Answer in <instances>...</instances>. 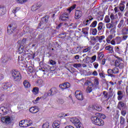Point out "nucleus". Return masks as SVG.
Listing matches in <instances>:
<instances>
[{
	"label": "nucleus",
	"mask_w": 128,
	"mask_h": 128,
	"mask_svg": "<svg viewBox=\"0 0 128 128\" xmlns=\"http://www.w3.org/2000/svg\"><path fill=\"white\" fill-rule=\"evenodd\" d=\"M91 120L92 122L94 124H96V126H102L104 124V120L96 116H92L91 118Z\"/></svg>",
	"instance_id": "obj_1"
},
{
	"label": "nucleus",
	"mask_w": 128,
	"mask_h": 128,
	"mask_svg": "<svg viewBox=\"0 0 128 128\" xmlns=\"http://www.w3.org/2000/svg\"><path fill=\"white\" fill-rule=\"evenodd\" d=\"M18 26H16V24L12 23L10 24L7 28V32L8 34H14V32H16V30Z\"/></svg>",
	"instance_id": "obj_2"
},
{
	"label": "nucleus",
	"mask_w": 128,
	"mask_h": 128,
	"mask_svg": "<svg viewBox=\"0 0 128 128\" xmlns=\"http://www.w3.org/2000/svg\"><path fill=\"white\" fill-rule=\"evenodd\" d=\"M12 74L13 80H14V82H18L20 81V80H22V75L20 74V72L16 70H12Z\"/></svg>",
	"instance_id": "obj_3"
},
{
	"label": "nucleus",
	"mask_w": 128,
	"mask_h": 128,
	"mask_svg": "<svg viewBox=\"0 0 128 128\" xmlns=\"http://www.w3.org/2000/svg\"><path fill=\"white\" fill-rule=\"evenodd\" d=\"M75 96L78 100H84V94L80 90H77L75 92Z\"/></svg>",
	"instance_id": "obj_4"
},
{
	"label": "nucleus",
	"mask_w": 128,
	"mask_h": 128,
	"mask_svg": "<svg viewBox=\"0 0 128 128\" xmlns=\"http://www.w3.org/2000/svg\"><path fill=\"white\" fill-rule=\"evenodd\" d=\"M117 108L120 110H128V106H126V104L122 101L118 102Z\"/></svg>",
	"instance_id": "obj_5"
},
{
	"label": "nucleus",
	"mask_w": 128,
	"mask_h": 128,
	"mask_svg": "<svg viewBox=\"0 0 128 128\" xmlns=\"http://www.w3.org/2000/svg\"><path fill=\"white\" fill-rule=\"evenodd\" d=\"M60 88L62 89V90H64L66 88H70V84L68 82H64L59 85Z\"/></svg>",
	"instance_id": "obj_6"
},
{
	"label": "nucleus",
	"mask_w": 128,
	"mask_h": 128,
	"mask_svg": "<svg viewBox=\"0 0 128 128\" xmlns=\"http://www.w3.org/2000/svg\"><path fill=\"white\" fill-rule=\"evenodd\" d=\"M86 84L88 86L86 90V92L88 94H90V92H92V86H94V84H92V81L88 80L86 81V82L85 83V84Z\"/></svg>",
	"instance_id": "obj_7"
},
{
	"label": "nucleus",
	"mask_w": 128,
	"mask_h": 128,
	"mask_svg": "<svg viewBox=\"0 0 128 128\" xmlns=\"http://www.w3.org/2000/svg\"><path fill=\"white\" fill-rule=\"evenodd\" d=\"M12 60V56L8 54H4L1 58L2 62H4V64L8 60Z\"/></svg>",
	"instance_id": "obj_8"
},
{
	"label": "nucleus",
	"mask_w": 128,
	"mask_h": 128,
	"mask_svg": "<svg viewBox=\"0 0 128 128\" xmlns=\"http://www.w3.org/2000/svg\"><path fill=\"white\" fill-rule=\"evenodd\" d=\"M19 54H32V50L26 48H18Z\"/></svg>",
	"instance_id": "obj_9"
},
{
	"label": "nucleus",
	"mask_w": 128,
	"mask_h": 128,
	"mask_svg": "<svg viewBox=\"0 0 128 128\" xmlns=\"http://www.w3.org/2000/svg\"><path fill=\"white\" fill-rule=\"evenodd\" d=\"M42 6V3L40 2H38L36 4H34L32 6L31 10L32 12H36V10H38V8H40V7Z\"/></svg>",
	"instance_id": "obj_10"
},
{
	"label": "nucleus",
	"mask_w": 128,
	"mask_h": 128,
	"mask_svg": "<svg viewBox=\"0 0 128 128\" xmlns=\"http://www.w3.org/2000/svg\"><path fill=\"white\" fill-rule=\"evenodd\" d=\"M60 20H61L62 22H66V20H68L70 17H68V13H64L62 14L60 17Z\"/></svg>",
	"instance_id": "obj_11"
},
{
	"label": "nucleus",
	"mask_w": 128,
	"mask_h": 128,
	"mask_svg": "<svg viewBox=\"0 0 128 128\" xmlns=\"http://www.w3.org/2000/svg\"><path fill=\"white\" fill-rule=\"evenodd\" d=\"M1 120L2 122H5V124H10L11 122L10 117V116L2 117L1 118Z\"/></svg>",
	"instance_id": "obj_12"
},
{
	"label": "nucleus",
	"mask_w": 128,
	"mask_h": 128,
	"mask_svg": "<svg viewBox=\"0 0 128 128\" xmlns=\"http://www.w3.org/2000/svg\"><path fill=\"white\" fill-rule=\"evenodd\" d=\"M8 107L6 108L4 106H2L0 108V116H5V114H8V110L6 109Z\"/></svg>",
	"instance_id": "obj_13"
},
{
	"label": "nucleus",
	"mask_w": 128,
	"mask_h": 128,
	"mask_svg": "<svg viewBox=\"0 0 128 128\" xmlns=\"http://www.w3.org/2000/svg\"><path fill=\"white\" fill-rule=\"evenodd\" d=\"M12 84L7 82L3 84L2 88L3 90H10L12 88Z\"/></svg>",
	"instance_id": "obj_14"
},
{
	"label": "nucleus",
	"mask_w": 128,
	"mask_h": 128,
	"mask_svg": "<svg viewBox=\"0 0 128 128\" xmlns=\"http://www.w3.org/2000/svg\"><path fill=\"white\" fill-rule=\"evenodd\" d=\"M104 36H96L95 37H94L92 40H94V42H102V40H104Z\"/></svg>",
	"instance_id": "obj_15"
},
{
	"label": "nucleus",
	"mask_w": 128,
	"mask_h": 128,
	"mask_svg": "<svg viewBox=\"0 0 128 128\" xmlns=\"http://www.w3.org/2000/svg\"><path fill=\"white\" fill-rule=\"evenodd\" d=\"M40 108L36 106L31 107L29 110V112L32 114H36V112H38Z\"/></svg>",
	"instance_id": "obj_16"
},
{
	"label": "nucleus",
	"mask_w": 128,
	"mask_h": 128,
	"mask_svg": "<svg viewBox=\"0 0 128 128\" xmlns=\"http://www.w3.org/2000/svg\"><path fill=\"white\" fill-rule=\"evenodd\" d=\"M82 16V12L80 10H76L75 12V18L78 20Z\"/></svg>",
	"instance_id": "obj_17"
},
{
	"label": "nucleus",
	"mask_w": 128,
	"mask_h": 128,
	"mask_svg": "<svg viewBox=\"0 0 128 128\" xmlns=\"http://www.w3.org/2000/svg\"><path fill=\"white\" fill-rule=\"evenodd\" d=\"M70 121L72 124H74L75 126H76V124H80V120L76 118H71L70 119Z\"/></svg>",
	"instance_id": "obj_18"
},
{
	"label": "nucleus",
	"mask_w": 128,
	"mask_h": 128,
	"mask_svg": "<svg viewBox=\"0 0 128 128\" xmlns=\"http://www.w3.org/2000/svg\"><path fill=\"white\" fill-rule=\"evenodd\" d=\"M126 4V2L124 1H122L119 4V9L120 10V12H124V8Z\"/></svg>",
	"instance_id": "obj_19"
},
{
	"label": "nucleus",
	"mask_w": 128,
	"mask_h": 128,
	"mask_svg": "<svg viewBox=\"0 0 128 128\" xmlns=\"http://www.w3.org/2000/svg\"><path fill=\"white\" fill-rule=\"evenodd\" d=\"M117 94L118 96V100H122V98H124V93H122V90H118V92Z\"/></svg>",
	"instance_id": "obj_20"
},
{
	"label": "nucleus",
	"mask_w": 128,
	"mask_h": 128,
	"mask_svg": "<svg viewBox=\"0 0 128 128\" xmlns=\"http://www.w3.org/2000/svg\"><path fill=\"white\" fill-rule=\"evenodd\" d=\"M107 72L108 74V76H111V78H116V75L112 74H114L112 70L110 68L108 69Z\"/></svg>",
	"instance_id": "obj_21"
},
{
	"label": "nucleus",
	"mask_w": 128,
	"mask_h": 128,
	"mask_svg": "<svg viewBox=\"0 0 128 128\" xmlns=\"http://www.w3.org/2000/svg\"><path fill=\"white\" fill-rule=\"evenodd\" d=\"M23 84L26 88H30V84L28 80H24L23 82Z\"/></svg>",
	"instance_id": "obj_22"
},
{
	"label": "nucleus",
	"mask_w": 128,
	"mask_h": 128,
	"mask_svg": "<svg viewBox=\"0 0 128 128\" xmlns=\"http://www.w3.org/2000/svg\"><path fill=\"white\" fill-rule=\"evenodd\" d=\"M122 34L123 35L128 34V26L124 27L122 30Z\"/></svg>",
	"instance_id": "obj_23"
},
{
	"label": "nucleus",
	"mask_w": 128,
	"mask_h": 128,
	"mask_svg": "<svg viewBox=\"0 0 128 128\" xmlns=\"http://www.w3.org/2000/svg\"><path fill=\"white\" fill-rule=\"evenodd\" d=\"M88 28H82V32L84 34V36H88Z\"/></svg>",
	"instance_id": "obj_24"
},
{
	"label": "nucleus",
	"mask_w": 128,
	"mask_h": 128,
	"mask_svg": "<svg viewBox=\"0 0 128 128\" xmlns=\"http://www.w3.org/2000/svg\"><path fill=\"white\" fill-rule=\"evenodd\" d=\"M60 122L59 121H54L52 124L53 128H60Z\"/></svg>",
	"instance_id": "obj_25"
},
{
	"label": "nucleus",
	"mask_w": 128,
	"mask_h": 128,
	"mask_svg": "<svg viewBox=\"0 0 128 128\" xmlns=\"http://www.w3.org/2000/svg\"><path fill=\"white\" fill-rule=\"evenodd\" d=\"M124 19L121 20L120 22V23L118 24L117 28L120 29L122 28L124 26Z\"/></svg>",
	"instance_id": "obj_26"
},
{
	"label": "nucleus",
	"mask_w": 128,
	"mask_h": 128,
	"mask_svg": "<svg viewBox=\"0 0 128 128\" xmlns=\"http://www.w3.org/2000/svg\"><path fill=\"white\" fill-rule=\"evenodd\" d=\"M6 13V10H4V7L0 5V16H3Z\"/></svg>",
	"instance_id": "obj_27"
},
{
	"label": "nucleus",
	"mask_w": 128,
	"mask_h": 128,
	"mask_svg": "<svg viewBox=\"0 0 128 128\" xmlns=\"http://www.w3.org/2000/svg\"><path fill=\"white\" fill-rule=\"evenodd\" d=\"M50 90H51L52 96H54V94H58V90L54 87L52 88Z\"/></svg>",
	"instance_id": "obj_28"
},
{
	"label": "nucleus",
	"mask_w": 128,
	"mask_h": 128,
	"mask_svg": "<svg viewBox=\"0 0 128 128\" xmlns=\"http://www.w3.org/2000/svg\"><path fill=\"white\" fill-rule=\"evenodd\" d=\"M76 4H74L73 6L70 7L69 8H68L67 10H68L69 14H70V12H72V10H74L76 8Z\"/></svg>",
	"instance_id": "obj_29"
},
{
	"label": "nucleus",
	"mask_w": 128,
	"mask_h": 128,
	"mask_svg": "<svg viewBox=\"0 0 128 128\" xmlns=\"http://www.w3.org/2000/svg\"><path fill=\"white\" fill-rule=\"evenodd\" d=\"M115 42L117 44H120V42H122V38L120 36H117L115 38Z\"/></svg>",
	"instance_id": "obj_30"
},
{
	"label": "nucleus",
	"mask_w": 128,
	"mask_h": 128,
	"mask_svg": "<svg viewBox=\"0 0 128 128\" xmlns=\"http://www.w3.org/2000/svg\"><path fill=\"white\" fill-rule=\"evenodd\" d=\"M114 38V35L111 34L109 35L107 38L106 39V41L108 44H110V40H112V38Z\"/></svg>",
	"instance_id": "obj_31"
},
{
	"label": "nucleus",
	"mask_w": 128,
	"mask_h": 128,
	"mask_svg": "<svg viewBox=\"0 0 128 128\" xmlns=\"http://www.w3.org/2000/svg\"><path fill=\"white\" fill-rule=\"evenodd\" d=\"M104 27V23L102 22H100L98 23V32H100V30H102V28Z\"/></svg>",
	"instance_id": "obj_32"
},
{
	"label": "nucleus",
	"mask_w": 128,
	"mask_h": 128,
	"mask_svg": "<svg viewBox=\"0 0 128 128\" xmlns=\"http://www.w3.org/2000/svg\"><path fill=\"white\" fill-rule=\"evenodd\" d=\"M38 88L34 87L33 88L32 92L34 94H38Z\"/></svg>",
	"instance_id": "obj_33"
},
{
	"label": "nucleus",
	"mask_w": 128,
	"mask_h": 128,
	"mask_svg": "<svg viewBox=\"0 0 128 128\" xmlns=\"http://www.w3.org/2000/svg\"><path fill=\"white\" fill-rule=\"evenodd\" d=\"M42 20L43 22L46 24V22H48V16L46 15L44 17H43Z\"/></svg>",
	"instance_id": "obj_34"
},
{
	"label": "nucleus",
	"mask_w": 128,
	"mask_h": 128,
	"mask_svg": "<svg viewBox=\"0 0 128 128\" xmlns=\"http://www.w3.org/2000/svg\"><path fill=\"white\" fill-rule=\"evenodd\" d=\"M126 122V118H124L122 116H121L120 117V124L122 126H124V122Z\"/></svg>",
	"instance_id": "obj_35"
},
{
	"label": "nucleus",
	"mask_w": 128,
	"mask_h": 128,
	"mask_svg": "<svg viewBox=\"0 0 128 128\" xmlns=\"http://www.w3.org/2000/svg\"><path fill=\"white\" fill-rule=\"evenodd\" d=\"M90 30L91 32H92V34H93V36H96V34H98V30L96 28H91Z\"/></svg>",
	"instance_id": "obj_36"
},
{
	"label": "nucleus",
	"mask_w": 128,
	"mask_h": 128,
	"mask_svg": "<svg viewBox=\"0 0 128 128\" xmlns=\"http://www.w3.org/2000/svg\"><path fill=\"white\" fill-rule=\"evenodd\" d=\"M106 28H108L110 30V28H114V24H112L110 23H108L106 24Z\"/></svg>",
	"instance_id": "obj_37"
},
{
	"label": "nucleus",
	"mask_w": 128,
	"mask_h": 128,
	"mask_svg": "<svg viewBox=\"0 0 128 128\" xmlns=\"http://www.w3.org/2000/svg\"><path fill=\"white\" fill-rule=\"evenodd\" d=\"M97 24H98V21L94 20L90 25V28H96Z\"/></svg>",
	"instance_id": "obj_38"
},
{
	"label": "nucleus",
	"mask_w": 128,
	"mask_h": 128,
	"mask_svg": "<svg viewBox=\"0 0 128 128\" xmlns=\"http://www.w3.org/2000/svg\"><path fill=\"white\" fill-rule=\"evenodd\" d=\"M104 54H102V52H98V56L97 58L98 60H100L102 59V58H104Z\"/></svg>",
	"instance_id": "obj_39"
},
{
	"label": "nucleus",
	"mask_w": 128,
	"mask_h": 128,
	"mask_svg": "<svg viewBox=\"0 0 128 128\" xmlns=\"http://www.w3.org/2000/svg\"><path fill=\"white\" fill-rule=\"evenodd\" d=\"M43 82L44 81L42 79H38L36 82V84L38 86H42Z\"/></svg>",
	"instance_id": "obj_40"
},
{
	"label": "nucleus",
	"mask_w": 128,
	"mask_h": 128,
	"mask_svg": "<svg viewBox=\"0 0 128 128\" xmlns=\"http://www.w3.org/2000/svg\"><path fill=\"white\" fill-rule=\"evenodd\" d=\"M90 62H92V58L88 56H86V64H90Z\"/></svg>",
	"instance_id": "obj_41"
},
{
	"label": "nucleus",
	"mask_w": 128,
	"mask_h": 128,
	"mask_svg": "<svg viewBox=\"0 0 128 128\" xmlns=\"http://www.w3.org/2000/svg\"><path fill=\"white\" fill-rule=\"evenodd\" d=\"M24 120H22L19 122V126H21L22 128H26L27 126H24Z\"/></svg>",
	"instance_id": "obj_42"
},
{
	"label": "nucleus",
	"mask_w": 128,
	"mask_h": 128,
	"mask_svg": "<svg viewBox=\"0 0 128 128\" xmlns=\"http://www.w3.org/2000/svg\"><path fill=\"white\" fill-rule=\"evenodd\" d=\"M42 128H50V123L46 122L44 123L42 126Z\"/></svg>",
	"instance_id": "obj_43"
},
{
	"label": "nucleus",
	"mask_w": 128,
	"mask_h": 128,
	"mask_svg": "<svg viewBox=\"0 0 128 128\" xmlns=\"http://www.w3.org/2000/svg\"><path fill=\"white\" fill-rule=\"evenodd\" d=\"M104 20L106 24L110 22V17L108 16H106L104 18Z\"/></svg>",
	"instance_id": "obj_44"
},
{
	"label": "nucleus",
	"mask_w": 128,
	"mask_h": 128,
	"mask_svg": "<svg viewBox=\"0 0 128 128\" xmlns=\"http://www.w3.org/2000/svg\"><path fill=\"white\" fill-rule=\"evenodd\" d=\"M74 68H80L82 66V64H73Z\"/></svg>",
	"instance_id": "obj_45"
},
{
	"label": "nucleus",
	"mask_w": 128,
	"mask_h": 128,
	"mask_svg": "<svg viewBox=\"0 0 128 128\" xmlns=\"http://www.w3.org/2000/svg\"><path fill=\"white\" fill-rule=\"evenodd\" d=\"M126 110H122L121 111V114L124 116H126Z\"/></svg>",
	"instance_id": "obj_46"
},
{
	"label": "nucleus",
	"mask_w": 128,
	"mask_h": 128,
	"mask_svg": "<svg viewBox=\"0 0 128 128\" xmlns=\"http://www.w3.org/2000/svg\"><path fill=\"white\" fill-rule=\"evenodd\" d=\"M120 60H117L115 62V66H118L119 64H120Z\"/></svg>",
	"instance_id": "obj_47"
},
{
	"label": "nucleus",
	"mask_w": 128,
	"mask_h": 128,
	"mask_svg": "<svg viewBox=\"0 0 128 128\" xmlns=\"http://www.w3.org/2000/svg\"><path fill=\"white\" fill-rule=\"evenodd\" d=\"M96 56L94 55L91 58V64L96 62Z\"/></svg>",
	"instance_id": "obj_48"
},
{
	"label": "nucleus",
	"mask_w": 128,
	"mask_h": 128,
	"mask_svg": "<svg viewBox=\"0 0 128 128\" xmlns=\"http://www.w3.org/2000/svg\"><path fill=\"white\" fill-rule=\"evenodd\" d=\"M49 62L50 64H52V66H54V64H56V62L52 60H50Z\"/></svg>",
	"instance_id": "obj_49"
},
{
	"label": "nucleus",
	"mask_w": 128,
	"mask_h": 128,
	"mask_svg": "<svg viewBox=\"0 0 128 128\" xmlns=\"http://www.w3.org/2000/svg\"><path fill=\"white\" fill-rule=\"evenodd\" d=\"M112 70L113 71V74H118V68H114Z\"/></svg>",
	"instance_id": "obj_50"
},
{
	"label": "nucleus",
	"mask_w": 128,
	"mask_h": 128,
	"mask_svg": "<svg viewBox=\"0 0 128 128\" xmlns=\"http://www.w3.org/2000/svg\"><path fill=\"white\" fill-rule=\"evenodd\" d=\"M18 4H24V2H26L28 0H16Z\"/></svg>",
	"instance_id": "obj_51"
},
{
	"label": "nucleus",
	"mask_w": 128,
	"mask_h": 128,
	"mask_svg": "<svg viewBox=\"0 0 128 128\" xmlns=\"http://www.w3.org/2000/svg\"><path fill=\"white\" fill-rule=\"evenodd\" d=\"M76 128H84L82 124L80 122L78 123V124H76Z\"/></svg>",
	"instance_id": "obj_52"
},
{
	"label": "nucleus",
	"mask_w": 128,
	"mask_h": 128,
	"mask_svg": "<svg viewBox=\"0 0 128 128\" xmlns=\"http://www.w3.org/2000/svg\"><path fill=\"white\" fill-rule=\"evenodd\" d=\"M58 102L60 104H62L64 102V99L59 98L58 100Z\"/></svg>",
	"instance_id": "obj_53"
},
{
	"label": "nucleus",
	"mask_w": 128,
	"mask_h": 128,
	"mask_svg": "<svg viewBox=\"0 0 128 128\" xmlns=\"http://www.w3.org/2000/svg\"><path fill=\"white\" fill-rule=\"evenodd\" d=\"M96 110H98V112H101L102 108V106H96Z\"/></svg>",
	"instance_id": "obj_54"
},
{
	"label": "nucleus",
	"mask_w": 128,
	"mask_h": 128,
	"mask_svg": "<svg viewBox=\"0 0 128 128\" xmlns=\"http://www.w3.org/2000/svg\"><path fill=\"white\" fill-rule=\"evenodd\" d=\"M19 10H20V8L18 7H17L12 10V12L14 14H16V12H18Z\"/></svg>",
	"instance_id": "obj_55"
},
{
	"label": "nucleus",
	"mask_w": 128,
	"mask_h": 128,
	"mask_svg": "<svg viewBox=\"0 0 128 128\" xmlns=\"http://www.w3.org/2000/svg\"><path fill=\"white\" fill-rule=\"evenodd\" d=\"M84 24H86V26H88V24H90V20L88 19L86 21L84 22Z\"/></svg>",
	"instance_id": "obj_56"
},
{
	"label": "nucleus",
	"mask_w": 128,
	"mask_h": 128,
	"mask_svg": "<svg viewBox=\"0 0 128 128\" xmlns=\"http://www.w3.org/2000/svg\"><path fill=\"white\" fill-rule=\"evenodd\" d=\"M99 76L101 78H106V76H104L103 72H100L99 74Z\"/></svg>",
	"instance_id": "obj_57"
},
{
	"label": "nucleus",
	"mask_w": 128,
	"mask_h": 128,
	"mask_svg": "<svg viewBox=\"0 0 128 128\" xmlns=\"http://www.w3.org/2000/svg\"><path fill=\"white\" fill-rule=\"evenodd\" d=\"M28 70L30 72H34V68L32 66H29Z\"/></svg>",
	"instance_id": "obj_58"
},
{
	"label": "nucleus",
	"mask_w": 128,
	"mask_h": 128,
	"mask_svg": "<svg viewBox=\"0 0 128 128\" xmlns=\"http://www.w3.org/2000/svg\"><path fill=\"white\" fill-rule=\"evenodd\" d=\"M94 84L96 86H98V84H99L98 80V79L96 78L94 79Z\"/></svg>",
	"instance_id": "obj_59"
},
{
	"label": "nucleus",
	"mask_w": 128,
	"mask_h": 128,
	"mask_svg": "<svg viewBox=\"0 0 128 128\" xmlns=\"http://www.w3.org/2000/svg\"><path fill=\"white\" fill-rule=\"evenodd\" d=\"M32 124V120H29L28 123L26 124V126H30Z\"/></svg>",
	"instance_id": "obj_60"
},
{
	"label": "nucleus",
	"mask_w": 128,
	"mask_h": 128,
	"mask_svg": "<svg viewBox=\"0 0 128 128\" xmlns=\"http://www.w3.org/2000/svg\"><path fill=\"white\" fill-rule=\"evenodd\" d=\"M18 62H22L24 61V58H22V56H19L18 57Z\"/></svg>",
	"instance_id": "obj_61"
},
{
	"label": "nucleus",
	"mask_w": 128,
	"mask_h": 128,
	"mask_svg": "<svg viewBox=\"0 0 128 128\" xmlns=\"http://www.w3.org/2000/svg\"><path fill=\"white\" fill-rule=\"evenodd\" d=\"M118 66L119 68H124V64L121 63L118 65Z\"/></svg>",
	"instance_id": "obj_62"
},
{
	"label": "nucleus",
	"mask_w": 128,
	"mask_h": 128,
	"mask_svg": "<svg viewBox=\"0 0 128 128\" xmlns=\"http://www.w3.org/2000/svg\"><path fill=\"white\" fill-rule=\"evenodd\" d=\"M103 94L104 96V97L106 98H108V92H106L104 91L103 92Z\"/></svg>",
	"instance_id": "obj_63"
},
{
	"label": "nucleus",
	"mask_w": 128,
	"mask_h": 128,
	"mask_svg": "<svg viewBox=\"0 0 128 128\" xmlns=\"http://www.w3.org/2000/svg\"><path fill=\"white\" fill-rule=\"evenodd\" d=\"M93 65L95 68H98V64L97 62H94L93 64Z\"/></svg>",
	"instance_id": "obj_64"
}]
</instances>
